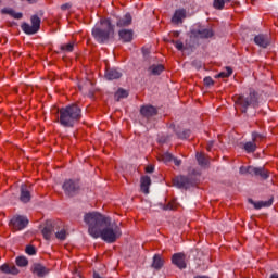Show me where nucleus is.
I'll use <instances>...</instances> for the list:
<instances>
[{
    "mask_svg": "<svg viewBox=\"0 0 278 278\" xmlns=\"http://www.w3.org/2000/svg\"><path fill=\"white\" fill-rule=\"evenodd\" d=\"M84 223L88 227V233L96 240L101 238L108 244H114L123 236L121 226L112 218L99 212H89L84 215Z\"/></svg>",
    "mask_w": 278,
    "mask_h": 278,
    "instance_id": "obj_1",
    "label": "nucleus"
},
{
    "mask_svg": "<svg viewBox=\"0 0 278 278\" xmlns=\"http://www.w3.org/2000/svg\"><path fill=\"white\" fill-rule=\"evenodd\" d=\"M91 34L97 42L103 45L114 36V25L108 18L100 20V23L92 28Z\"/></svg>",
    "mask_w": 278,
    "mask_h": 278,
    "instance_id": "obj_2",
    "label": "nucleus"
},
{
    "mask_svg": "<svg viewBox=\"0 0 278 278\" xmlns=\"http://www.w3.org/2000/svg\"><path fill=\"white\" fill-rule=\"evenodd\" d=\"M235 103L242 108L241 112L247 113L250 105L257 108V93L254 90H251L247 98H244V96H235Z\"/></svg>",
    "mask_w": 278,
    "mask_h": 278,
    "instance_id": "obj_3",
    "label": "nucleus"
},
{
    "mask_svg": "<svg viewBox=\"0 0 278 278\" xmlns=\"http://www.w3.org/2000/svg\"><path fill=\"white\" fill-rule=\"evenodd\" d=\"M30 24L22 23L21 29L24 31V34H27L28 36H34V34H38L40 31V17L38 15H33L30 17Z\"/></svg>",
    "mask_w": 278,
    "mask_h": 278,
    "instance_id": "obj_4",
    "label": "nucleus"
},
{
    "mask_svg": "<svg viewBox=\"0 0 278 278\" xmlns=\"http://www.w3.org/2000/svg\"><path fill=\"white\" fill-rule=\"evenodd\" d=\"M239 173L241 175H255L256 177H262V179H268V170H266L264 167H240Z\"/></svg>",
    "mask_w": 278,
    "mask_h": 278,
    "instance_id": "obj_5",
    "label": "nucleus"
},
{
    "mask_svg": "<svg viewBox=\"0 0 278 278\" xmlns=\"http://www.w3.org/2000/svg\"><path fill=\"white\" fill-rule=\"evenodd\" d=\"M11 227L14 229V231H22V229H25L27 225H29V219L23 215H15L11 222Z\"/></svg>",
    "mask_w": 278,
    "mask_h": 278,
    "instance_id": "obj_6",
    "label": "nucleus"
},
{
    "mask_svg": "<svg viewBox=\"0 0 278 278\" xmlns=\"http://www.w3.org/2000/svg\"><path fill=\"white\" fill-rule=\"evenodd\" d=\"M263 139H264V136L257 132H253L252 141L245 142L243 147L244 151H247V153H255V151L257 150V141Z\"/></svg>",
    "mask_w": 278,
    "mask_h": 278,
    "instance_id": "obj_7",
    "label": "nucleus"
},
{
    "mask_svg": "<svg viewBox=\"0 0 278 278\" xmlns=\"http://www.w3.org/2000/svg\"><path fill=\"white\" fill-rule=\"evenodd\" d=\"M59 222L48 220L46 226L42 229V236L46 240H51L53 238V233H55L58 229Z\"/></svg>",
    "mask_w": 278,
    "mask_h": 278,
    "instance_id": "obj_8",
    "label": "nucleus"
},
{
    "mask_svg": "<svg viewBox=\"0 0 278 278\" xmlns=\"http://www.w3.org/2000/svg\"><path fill=\"white\" fill-rule=\"evenodd\" d=\"M59 114V123L63 127H71V106L60 109Z\"/></svg>",
    "mask_w": 278,
    "mask_h": 278,
    "instance_id": "obj_9",
    "label": "nucleus"
},
{
    "mask_svg": "<svg viewBox=\"0 0 278 278\" xmlns=\"http://www.w3.org/2000/svg\"><path fill=\"white\" fill-rule=\"evenodd\" d=\"M20 201L22 203H29L31 201V187L27 185L21 186Z\"/></svg>",
    "mask_w": 278,
    "mask_h": 278,
    "instance_id": "obj_10",
    "label": "nucleus"
},
{
    "mask_svg": "<svg viewBox=\"0 0 278 278\" xmlns=\"http://www.w3.org/2000/svg\"><path fill=\"white\" fill-rule=\"evenodd\" d=\"M172 264L177 266L180 269L186 268V254L185 253H176L172 256Z\"/></svg>",
    "mask_w": 278,
    "mask_h": 278,
    "instance_id": "obj_11",
    "label": "nucleus"
},
{
    "mask_svg": "<svg viewBox=\"0 0 278 278\" xmlns=\"http://www.w3.org/2000/svg\"><path fill=\"white\" fill-rule=\"evenodd\" d=\"M174 186L176 188H185V190H188L190 188V180L186 176H177L173 179Z\"/></svg>",
    "mask_w": 278,
    "mask_h": 278,
    "instance_id": "obj_12",
    "label": "nucleus"
},
{
    "mask_svg": "<svg viewBox=\"0 0 278 278\" xmlns=\"http://www.w3.org/2000/svg\"><path fill=\"white\" fill-rule=\"evenodd\" d=\"M191 34L194 38H212V36H214V30L212 28H200L198 30H192Z\"/></svg>",
    "mask_w": 278,
    "mask_h": 278,
    "instance_id": "obj_13",
    "label": "nucleus"
},
{
    "mask_svg": "<svg viewBox=\"0 0 278 278\" xmlns=\"http://www.w3.org/2000/svg\"><path fill=\"white\" fill-rule=\"evenodd\" d=\"M140 114L143 118H151L157 114V109L153 105H143L140 109Z\"/></svg>",
    "mask_w": 278,
    "mask_h": 278,
    "instance_id": "obj_14",
    "label": "nucleus"
},
{
    "mask_svg": "<svg viewBox=\"0 0 278 278\" xmlns=\"http://www.w3.org/2000/svg\"><path fill=\"white\" fill-rule=\"evenodd\" d=\"M54 236L56 240H61V241L68 238V230L64 228V226L62 225V222H59Z\"/></svg>",
    "mask_w": 278,
    "mask_h": 278,
    "instance_id": "obj_15",
    "label": "nucleus"
},
{
    "mask_svg": "<svg viewBox=\"0 0 278 278\" xmlns=\"http://www.w3.org/2000/svg\"><path fill=\"white\" fill-rule=\"evenodd\" d=\"M254 42L258 47L266 49V47H268V45H270V38L267 35H257L254 37Z\"/></svg>",
    "mask_w": 278,
    "mask_h": 278,
    "instance_id": "obj_16",
    "label": "nucleus"
},
{
    "mask_svg": "<svg viewBox=\"0 0 278 278\" xmlns=\"http://www.w3.org/2000/svg\"><path fill=\"white\" fill-rule=\"evenodd\" d=\"M118 36L124 42H131L134 40V30L122 29L118 31Z\"/></svg>",
    "mask_w": 278,
    "mask_h": 278,
    "instance_id": "obj_17",
    "label": "nucleus"
},
{
    "mask_svg": "<svg viewBox=\"0 0 278 278\" xmlns=\"http://www.w3.org/2000/svg\"><path fill=\"white\" fill-rule=\"evenodd\" d=\"M33 273L37 275V277H45V275H49V269L41 264H34Z\"/></svg>",
    "mask_w": 278,
    "mask_h": 278,
    "instance_id": "obj_18",
    "label": "nucleus"
},
{
    "mask_svg": "<svg viewBox=\"0 0 278 278\" xmlns=\"http://www.w3.org/2000/svg\"><path fill=\"white\" fill-rule=\"evenodd\" d=\"M184 18H186V10H176L172 17V23L179 25V23H184Z\"/></svg>",
    "mask_w": 278,
    "mask_h": 278,
    "instance_id": "obj_19",
    "label": "nucleus"
},
{
    "mask_svg": "<svg viewBox=\"0 0 278 278\" xmlns=\"http://www.w3.org/2000/svg\"><path fill=\"white\" fill-rule=\"evenodd\" d=\"M131 14L126 13L123 17H119L116 22L117 27H129L131 25Z\"/></svg>",
    "mask_w": 278,
    "mask_h": 278,
    "instance_id": "obj_20",
    "label": "nucleus"
},
{
    "mask_svg": "<svg viewBox=\"0 0 278 278\" xmlns=\"http://www.w3.org/2000/svg\"><path fill=\"white\" fill-rule=\"evenodd\" d=\"M121 77H123V74L118 70H106L105 72V79L109 81L121 79Z\"/></svg>",
    "mask_w": 278,
    "mask_h": 278,
    "instance_id": "obj_21",
    "label": "nucleus"
},
{
    "mask_svg": "<svg viewBox=\"0 0 278 278\" xmlns=\"http://www.w3.org/2000/svg\"><path fill=\"white\" fill-rule=\"evenodd\" d=\"M81 118V108L77 104H73L71 106V119L72 121H79Z\"/></svg>",
    "mask_w": 278,
    "mask_h": 278,
    "instance_id": "obj_22",
    "label": "nucleus"
},
{
    "mask_svg": "<svg viewBox=\"0 0 278 278\" xmlns=\"http://www.w3.org/2000/svg\"><path fill=\"white\" fill-rule=\"evenodd\" d=\"M141 192H143V194H149V188L151 187V177L149 176H143L141 177Z\"/></svg>",
    "mask_w": 278,
    "mask_h": 278,
    "instance_id": "obj_23",
    "label": "nucleus"
},
{
    "mask_svg": "<svg viewBox=\"0 0 278 278\" xmlns=\"http://www.w3.org/2000/svg\"><path fill=\"white\" fill-rule=\"evenodd\" d=\"M0 270L7 275H18V268L14 265L4 264L0 267Z\"/></svg>",
    "mask_w": 278,
    "mask_h": 278,
    "instance_id": "obj_24",
    "label": "nucleus"
},
{
    "mask_svg": "<svg viewBox=\"0 0 278 278\" xmlns=\"http://www.w3.org/2000/svg\"><path fill=\"white\" fill-rule=\"evenodd\" d=\"M250 203L254 205L255 210H262V207H270V205H273V199H269L267 201H258V202H253V200H250Z\"/></svg>",
    "mask_w": 278,
    "mask_h": 278,
    "instance_id": "obj_25",
    "label": "nucleus"
},
{
    "mask_svg": "<svg viewBox=\"0 0 278 278\" xmlns=\"http://www.w3.org/2000/svg\"><path fill=\"white\" fill-rule=\"evenodd\" d=\"M152 266L156 270H160V268L164 266V261L162 260V257H160V255H154Z\"/></svg>",
    "mask_w": 278,
    "mask_h": 278,
    "instance_id": "obj_26",
    "label": "nucleus"
},
{
    "mask_svg": "<svg viewBox=\"0 0 278 278\" xmlns=\"http://www.w3.org/2000/svg\"><path fill=\"white\" fill-rule=\"evenodd\" d=\"M173 154L169 152H165L161 155H159V162H164V164H168V162H173Z\"/></svg>",
    "mask_w": 278,
    "mask_h": 278,
    "instance_id": "obj_27",
    "label": "nucleus"
},
{
    "mask_svg": "<svg viewBox=\"0 0 278 278\" xmlns=\"http://www.w3.org/2000/svg\"><path fill=\"white\" fill-rule=\"evenodd\" d=\"M197 161L200 166H207L210 164V161L205 157V154L203 153H197Z\"/></svg>",
    "mask_w": 278,
    "mask_h": 278,
    "instance_id": "obj_28",
    "label": "nucleus"
},
{
    "mask_svg": "<svg viewBox=\"0 0 278 278\" xmlns=\"http://www.w3.org/2000/svg\"><path fill=\"white\" fill-rule=\"evenodd\" d=\"M233 75V70L231 67H226L224 72H220L217 77L225 79L227 77H231Z\"/></svg>",
    "mask_w": 278,
    "mask_h": 278,
    "instance_id": "obj_29",
    "label": "nucleus"
},
{
    "mask_svg": "<svg viewBox=\"0 0 278 278\" xmlns=\"http://www.w3.org/2000/svg\"><path fill=\"white\" fill-rule=\"evenodd\" d=\"M229 1L231 0H214L213 8H215V10H223L225 3H229Z\"/></svg>",
    "mask_w": 278,
    "mask_h": 278,
    "instance_id": "obj_30",
    "label": "nucleus"
},
{
    "mask_svg": "<svg viewBox=\"0 0 278 278\" xmlns=\"http://www.w3.org/2000/svg\"><path fill=\"white\" fill-rule=\"evenodd\" d=\"M3 14H10L11 16H13V18H23V13H16L13 10L10 9H3L2 10Z\"/></svg>",
    "mask_w": 278,
    "mask_h": 278,
    "instance_id": "obj_31",
    "label": "nucleus"
},
{
    "mask_svg": "<svg viewBox=\"0 0 278 278\" xmlns=\"http://www.w3.org/2000/svg\"><path fill=\"white\" fill-rule=\"evenodd\" d=\"M150 71L152 75H160L164 71V65H152Z\"/></svg>",
    "mask_w": 278,
    "mask_h": 278,
    "instance_id": "obj_32",
    "label": "nucleus"
},
{
    "mask_svg": "<svg viewBox=\"0 0 278 278\" xmlns=\"http://www.w3.org/2000/svg\"><path fill=\"white\" fill-rule=\"evenodd\" d=\"M17 266L25 267L29 264V261L25 256H20L16 258Z\"/></svg>",
    "mask_w": 278,
    "mask_h": 278,
    "instance_id": "obj_33",
    "label": "nucleus"
},
{
    "mask_svg": "<svg viewBox=\"0 0 278 278\" xmlns=\"http://www.w3.org/2000/svg\"><path fill=\"white\" fill-rule=\"evenodd\" d=\"M63 190L66 197H71V180H67L63 184Z\"/></svg>",
    "mask_w": 278,
    "mask_h": 278,
    "instance_id": "obj_34",
    "label": "nucleus"
},
{
    "mask_svg": "<svg viewBox=\"0 0 278 278\" xmlns=\"http://www.w3.org/2000/svg\"><path fill=\"white\" fill-rule=\"evenodd\" d=\"M115 97L117 99V101L119 99H125L127 97V92L125 91V89H119L116 93Z\"/></svg>",
    "mask_w": 278,
    "mask_h": 278,
    "instance_id": "obj_35",
    "label": "nucleus"
},
{
    "mask_svg": "<svg viewBox=\"0 0 278 278\" xmlns=\"http://www.w3.org/2000/svg\"><path fill=\"white\" fill-rule=\"evenodd\" d=\"M172 43L174 45V47H176L178 51H184V42H181L180 40H172Z\"/></svg>",
    "mask_w": 278,
    "mask_h": 278,
    "instance_id": "obj_36",
    "label": "nucleus"
},
{
    "mask_svg": "<svg viewBox=\"0 0 278 278\" xmlns=\"http://www.w3.org/2000/svg\"><path fill=\"white\" fill-rule=\"evenodd\" d=\"M25 251L27 255H36V248L34 245H27Z\"/></svg>",
    "mask_w": 278,
    "mask_h": 278,
    "instance_id": "obj_37",
    "label": "nucleus"
},
{
    "mask_svg": "<svg viewBox=\"0 0 278 278\" xmlns=\"http://www.w3.org/2000/svg\"><path fill=\"white\" fill-rule=\"evenodd\" d=\"M61 51H63V53H68L71 52V42L66 43V45H62L61 46Z\"/></svg>",
    "mask_w": 278,
    "mask_h": 278,
    "instance_id": "obj_38",
    "label": "nucleus"
},
{
    "mask_svg": "<svg viewBox=\"0 0 278 278\" xmlns=\"http://www.w3.org/2000/svg\"><path fill=\"white\" fill-rule=\"evenodd\" d=\"M204 85L205 86H214V79H212V77H205Z\"/></svg>",
    "mask_w": 278,
    "mask_h": 278,
    "instance_id": "obj_39",
    "label": "nucleus"
},
{
    "mask_svg": "<svg viewBox=\"0 0 278 278\" xmlns=\"http://www.w3.org/2000/svg\"><path fill=\"white\" fill-rule=\"evenodd\" d=\"M79 190V182H72V192H77Z\"/></svg>",
    "mask_w": 278,
    "mask_h": 278,
    "instance_id": "obj_40",
    "label": "nucleus"
},
{
    "mask_svg": "<svg viewBox=\"0 0 278 278\" xmlns=\"http://www.w3.org/2000/svg\"><path fill=\"white\" fill-rule=\"evenodd\" d=\"M214 149V141H208L206 144V151H212Z\"/></svg>",
    "mask_w": 278,
    "mask_h": 278,
    "instance_id": "obj_41",
    "label": "nucleus"
},
{
    "mask_svg": "<svg viewBox=\"0 0 278 278\" xmlns=\"http://www.w3.org/2000/svg\"><path fill=\"white\" fill-rule=\"evenodd\" d=\"M172 161H174L175 166H181V160L173 157Z\"/></svg>",
    "mask_w": 278,
    "mask_h": 278,
    "instance_id": "obj_42",
    "label": "nucleus"
},
{
    "mask_svg": "<svg viewBox=\"0 0 278 278\" xmlns=\"http://www.w3.org/2000/svg\"><path fill=\"white\" fill-rule=\"evenodd\" d=\"M153 170H154L153 165L146 167V173H153Z\"/></svg>",
    "mask_w": 278,
    "mask_h": 278,
    "instance_id": "obj_43",
    "label": "nucleus"
},
{
    "mask_svg": "<svg viewBox=\"0 0 278 278\" xmlns=\"http://www.w3.org/2000/svg\"><path fill=\"white\" fill-rule=\"evenodd\" d=\"M71 5L68 3L61 5V10H68Z\"/></svg>",
    "mask_w": 278,
    "mask_h": 278,
    "instance_id": "obj_44",
    "label": "nucleus"
},
{
    "mask_svg": "<svg viewBox=\"0 0 278 278\" xmlns=\"http://www.w3.org/2000/svg\"><path fill=\"white\" fill-rule=\"evenodd\" d=\"M184 134H185V138H188V136H190V131L189 130L184 131Z\"/></svg>",
    "mask_w": 278,
    "mask_h": 278,
    "instance_id": "obj_45",
    "label": "nucleus"
},
{
    "mask_svg": "<svg viewBox=\"0 0 278 278\" xmlns=\"http://www.w3.org/2000/svg\"><path fill=\"white\" fill-rule=\"evenodd\" d=\"M270 278H278V275H277V274H273V275L270 276Z\"/></svg>",
    "mask_w": 278,
    "mask_h": 278,
    "instance_id": "obj_46",
    "label": "nucleus"
},
{
    "mask_svg": "<svg viewBox=\"0 0 278 278\" xmlns=\"http://www.w3.org/2000/svg\"><path fill=\"white\" fill-rule=\"evenodd\" d=\"M28 3H36V0H26Z\"/></svg>",
    "mask_w": 278,
    "mask_h": 278,
    "instance_id": "obj_47",
    "label": "nucleus"
},
{
    "mask_svg": "<svg viewBox=\"0 0 278 278\" xmlns=\"http://www.w3.org/2000/svg\"><path fill=\"white\" fill-rule=\"evenodd\" d=\"M167 210H175V207L170 206V204H168Z\"/></svg>",
    "mask_w": 278,
    "mask_h": 278,
    "instance_id": "obj_48",
    "label": "nucleus"
}]
</instances>
